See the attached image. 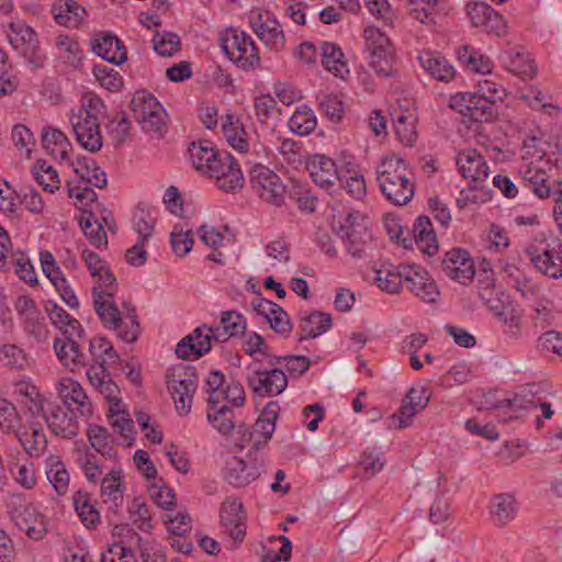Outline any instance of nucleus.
Here are the masks:
<instances>
[{"label": "nucleus", "mask_w": 562, "mask_h": 562, "mask_svg": "<svg viewBox=\"0 0 562 562\" xmlns=\"http://www.w3.org/2000/svg\"><path fill=\"white\" fill-rule=\"evenodd\" d=\"M97 283L92 288L93 307L104 327L112 329L116 336L125 342H135L140 334V326L135 315L131 316V325L128 329L122 328V315L114 302L117 292V280L110 267L97 276Z\"/></svg>", "instance_id": "1"}, {"label": "nucleus", "mask_w": 562, "mask_h": 562, "mask_svg": "<svg viewBox=\"0 0 562 562\" xmlns=\"http://www.w3.org/2000/svg\"><path fill=\"white\" fill-rule=\"evenodd\" d=\"M376 179L381 193L392 204L403 206L412 201L415 183L409 179L406 164L401 157H384L376 167Z\"/></svg>", "instance_id": "2"}, {"label": "nucleus", "mask_w": 562, "mask_h": 562, "mask_svg": "<svg viewBox=\"0 0 562 562\" xmlns=\"http://www.w3.org/2000/svg\"><path fill=\"white\" fill-rule=\"evenodd\" d=\"M2 27L5 38L14 52L32 67H43L46 56L40 47L38 35L31 25L20 18H14L3 24Z\"/></svg>", "instance_id": "3"}, {"label": "nucleus", "mask_w": 562, "mask_h": 562, "mask_svg": "<svg viewBox=\"0 0 562 562\" xmlns=\"http://www.w3.org/2000/svg\"><path fill=\"white\" fill-rule=\"evenodd\" d=\"M525 251L537 272L553 280L562 278V241L560 238L535 239L526 247Z\"/></svg>", "instance_id": "4"}, {"label": "nucleus", "mask_w": 562, "mask_h": 562, "mask_svg": "<svg viewBox=\"0 0 562 562\" xmlns=\"http://www.w3.org/2000/svg\"><path fill=\"white\" fill-rule=\"evenodd\" d=\"M363 40L369 65L379 76L392 77L396 69L394 67V49L390 38L378 27L367 26L363 31Z\"/></svg>", "instance_id": "5"}, {"label": "nucleus", "mask_w": 562, "mask_h": 562, "mask_svg": "<svg viewBox=\"0 0 562 562\" xmlns=\"http://www.w3.org/2000/svg\"><path fill=\"white\" fill-rule=\"evenodd\" d=\"M223 53L244 70L259 66L260 57L251 36L239 29H228L221 38Z\"/></svg>", "instance_id": "6"}, {"label": "nucleus", "mask_w": 562, "mask_h": 562, "mask_svg": "<svg viewBox=\"0 0 562 562\" xmlns=\"http://www.w3.org/2000/svg\"><path fill=\"white\" fill-rule=\"evenodd\" d=\"M247 19L250 29L265 46L274 52L283 49L285 35L277 16L270 10L252 8L248 12Z\"/></svg>", "instance_id": "7"}, {"label": "nucleus", "mask_w": 562, "mask_h": 562, "mask_svg": "<svg viewBox=\"0 0 562 562\" xmlns=\"http://www.w3.org/2000/svg\"><path fill=\"white\" fill-rule=\"evenodd\" d=\"M252 191L263 201L280 206L284 202L285 184L281 178L267 166L255 164L249 171Z\"/></svg>", "instance_id": "8"}, {"label": "nucleus", "mask_w": 562, "mask_h": 562, "mask_svg": "<svg viewBox=\"0 0 562 562\" xmlns=\"http://www.w3.org/2000/svg\"><path fill=\"white\" fill-rule=\"evenodd\" d=\"M247 371V385L256 396H277L288 386V378L279 368L260 369L255 366H248Z\"/></svg>", "instance_id": "9"}, {"label": "nucleus", "mask_w": 562, "mask_h": 562, "mask_svg": "<svg viewBox=\"0 0 562 562\" xmlns=\"http://www.w3.org/2000/svg\"><path fill=\"white\" fill-rule=\"evenodd\" d=\"M75 412L76 409L67 408L56 401H49L41 416L53 435L72 439L77 437L79 430Z\"/></svg>", "instance_id": "10"}, {"label": "nucleus", "mask_w": 562, "mask_h": 562, "mask_svg": "<svg viewBox=\"0 0 562 562\" xmlns=\"http://www.w3.org/2000/svg\"><path fill=\"white\" fill-rule=\"evenodd\" d=\"M213 143H189L188 154L193 168L203 176L213 177L223 169L222 158L231 159V154L211 146Z\"/></svg>", "instance_id": "11"}, {"label": "nucleus", "mask_w": 562, "mask_h": 562, "mask_svg": "<svg viewBox=\"0 0 562 562\" xmlns=\"http://www.w3.org/2000/svg\"><path fill=\"white\" fill-rule=\"evenodd\" d=\"M360 273L366 281L375 283L382 291L398 293L403 288V265L395 267L390 262H373Z\"/></svg>", "instance_id": "12"}, {"label": "nucleus", "mask_w": 562, "mask_h": 562, "mask_svg": "<svg viewBox=\"0 0 562 562\" xmlns=\"http://www.w3.org/2000/svg\"><path fill=\"white\" fill-rule=\"evenodd\" d=\"M428 256H434L438 252L439 244L430 218L426 215L418 216L412 229H407L406 237L402 238V246L406 249H412L413 245Z\"/></svg>", "instance_id": "13"}, {"label": "nucleus", "mask_w": 562, "mask_h": 562, "mask_svg": "<svg viewBox=\"0 0 562 562\" xmlns=\"http://www.w3.org/2000/svg\"><path fill=\"white\" fill-rule=\"evenodd\" d=\"M451 108L475 122H491L498 115L499 105L476 98L475 94L457 93L451 98Z\"/></svg>", "instance_id": "14"}, {"label": "nucleus", "mask_w": 562, "mask_h": 562, "mask_svg": "<svg viewBox=\"0 0 562 562\" xmlns=\"http://www.w3.org/2000/svg\"><path fill=\"white\" fill-rule=\"evenodd\" d=\"M404 283L407 289L426 303H435L440 292L428 271L417 265H403Z\"/></svg>", "instance_id": "15"}, {"label": "nucleus", "mask_w": 562, "mask_h": 562, "mask_svg": "<svg viewBox=\"0 0 562 562\" xmlns=\"http://www.w3.org/2000/svg\"><path fill=\"white\" fill-rule=\"evenodd\" d=\"M221 525L225 532L234 540L232 549L243 542L246 535V515L244 505L237 498L227 497L220 512Z\"/></svg>", "instance_id": "16"}, {"label": "nucleus", "mask_w": 562, "mask_h": 562, "mask_svg": "<svg viewBox=\"0 0 562 562\" xmlns=\"http://www.w3.org/2000/svg\"><path fill=\"white\" fill-rule=\"evenodd\" d=\"M442 272L450 279L465 284L474 277V261L468 250L456 247L446 252L440 263Z\"/></svg>", "instance_id": "17"}, {"label": "nucleus", "mask_w": 562, "mask_h": 562, "mask_svg": "<svg viewBox=\"0 0 562 562\" xmlns=\"http://www.w3.org/2000/svg\"><path fill=\"white\" fill-rule=\"evenodd\" d=\"M132 106L143 128L158 130L164 123L165 110L151 93H136L132 100Z\"/></svg>", "instance_id": "18"}, {"label": "nucleus", "mask_w": 562, "mask_h": 562, "mask_svg": "<svg viewBox=\"0 0 562 562\" xmlns=\"http://www.w3.org/2000/svg\"><path fill=\"white\" fill-rule=\"evenodd\" d=\"M90 48L97 56L112 65L121 66L126 61L123 43L111 32H95L90 40Z\"/></svg>", "instance_id": "19"}, {"label": "nucleus", "mask_w": 562, "mask_h": 562, "mask_svg": "<svg viewBox=\"0 0 562 562\" xmlns=\"http://www.w3.org/2000/svg\"><path fill=\"white\" fill-rule=\"evenodd\" d=\"M262 472H265L262 463L248 467L244 459L233 456L225 462L223 476L233 487L241 488L256 481Z\"/></svg>", "instance_id": "20"}, {"label": "nucleus", "mask_w": 562, "mask_h": 562, "mask_svg": "<svg viewBox=\"0 0 562 562\" xmlns=\"http://www.w3.org/2000/svg\"><path fill=\"white\" fill-rule=\"evenodd\" d=\"M14 434L31 459H38L47 450L48 440L38 422L27 419Z\"/></svg>", "instance_id": "21"}, {"label": "nucleus", "mask_w": 562, "mask_h": 562, "mask_svg": "<svg viewBox=\"0 0 562 562\" xmlns=\"http://www.w3.org/2000/svg\"><path fill=\"white\" fill-rule=\"evenodd\" d=\"M308 168L312 178L322 188L330 189L334 186V179H336L347 193H351V177L338 173L333 159L325 156H316L308 165Z\"/></svg>", "instance_id": "22"}, {"label": "nucleus", "mask_w": 562, "mask_h": 562, "mask_svg": "<svg viewBox=\"0 0 562 562\" xmlns=\"http://www.w3.org/2000/svg\"><path fill=\"white\" fill-rule=\"evenodd\" d=\"M58 398L61 405L72 408L76 405V412L79 416H91L92 405L88 400L80 383L72 379H63L57 385Z\"/></svg>", "instance_id": "23"}, {"label": "nucleus", "mask_w": 562, "mask_h": 562, "mask_svg": "<svg viewBox=\"0 0 562 562\" xmlns=\"http://www.w3.org/2000/svg\"><path fill=\"white\" fill-rule=\"evenodd\" d=\"M456 164L461 176L473 183L485 181L490 175L484 157L474 148L458 153Z\"/></svg>", "instance_id": "24"}, {"label": "nucleus", "mask_w": 562, "mask_h": 562, "mask_svg": "<svg viewBox=\"0 0 562 562\" xmlns=\"http://www.w3.org/2000/svg\"><path fill=\"white\" fill-rule=\"evenodd\" d=\"M210 337L213 341L225 342L231 337H241L247 329L245 316L237 311H225L221 314V324L217 326H206Z\"/></svg>", "instance_id": "25"}, {"label": "nucleus", "mask_w": 562, "mask_h": 562, "mask_svg": "<svg viewBox=\"0 0 562 562\" xmlns=\"http://www.w3.org/2000/svg\"><path fill=\"white\" fill-rule=\"evenodd\" d=\"M12 520L33 540L43 539L47 532L45 517L32 505L15 508L12 513Z\"/></svg>", "instance_id": "26"}, {"label": "nucleus", "mask_w": 562, "mask_h": 562, "mask_svg": "<svg viewBox=\"0 0 562 562\" xmlns=\"http://www.w3.org/2000/svg\"><path fill=\"white\" fill-rule=\"evenodd\" d=\"M206 325L199 326L186 337H183L176 346V355L181 359H200L210 352L213 341L209 333L203 334Z\"/></svg>", "instance_id": "27"}, {"label": "nucleus", "mask_w": 562, "mask_h": 562, "mask_svg": "<svg viewBox=\"0 0 562 562\" xmlns=\"http://www.w3.org/2000/svg\"><path fill=\"white\" fill-rule=\"evenodd\" d=\"M420 67L435 80L450 82L456 76V69L440 53L424 50L418 57Z\"/></svg>", "instance_id": "28"}, {"label": "nucleus", "mask_w": 562, "mask_h": 562, "mask_svg": "<svg viewBox=\"0 0 562 562\" xmlns=\"http://www.w3.org/2000/svg\"><path fill=\"white\" fill-rule=\"evenodd\" d=\"M519 173L521 175L527 187L539 199H548L553 194L554 181L550 182L544 169L533 166V162L524 164Z\"/></svg>", "instance_id": "29"}, {"label": "nucleus", "mask_w": 562, "mask_h": 562, "mask_svg": "<svg viewBox=\"0 0 562 562\" xmlns=\"http://www.w3.org/2000/svg\"><path fill=\"white\" fill-rule=\"evenodd\" d=\"M333 324L330 314L314 311L305 314L299 319L297 341L302 342L306 339H314L326 333Z\"/></svg>", "instance_id": "30"}, {"label": "nucleus", "mask_w": 562, "mask_h": 562, "mask_svg": "<svg viewBox=\"0 0 562 562\" xmlns=\"http://www.w3.org/2000/svg\"><path fill=\"white\" fill-rule=\"evenodd\" d=\"M53 348L60 362L71 370L88 364V357L80 350L79 344L71 337V334L64 338H55Z\"/></svg>", "instance_id": "31"}, {"label": "nucleus", "mask_w": 562, "mask_h": 562, "mask_svg": "<svg viewBox=\"0 0 562 562\" xmlns=\"http://www.w3.org/2000/svg\"><path fill=\"white\" fill-rule=\"evenodd\" d=\"M55 22L66 27H78L86 18V10L74 0H57L50 10Z\"/></svg>", "instance_id": "32"}, {"label": "nucleus", "mask_w": 562, "mask_h": 562, "mask_svg": "<svg viewBox=\"0 0 562 562\" xmlns=\"http://www.w3.org/2000/svg\"><path fill=\"white\" fill-rule=\"evenodd\" d=\"M456 57L459 64L471 72L486 75L494 68L493 60L471 45L459 46L456 49Z\"/></svg>", "instance_id": "33"}, {"label": "nucleus", "mask_w": 562, "mask_h": 562, "mask_svg": "<svg viewBox=\"0 0 562 562\" xmlns=\"http://www.w3.org/2000/svg\"><path fill=\"white\" fill-rule=\"evenodd\" d=\"M488 509L493 522L502 527L515 518L517 502L509 493L496 494L491 497Z\"/></svg>", "instance_id": "34"}, {"label": "nucleus", "mask_w": 562, "mask_h": 562, "mask_svg": "<svg viewBox=\"0 0 562 562\" xmlns=\"http://www.w3.org/2000/svg\"><path fill=\"white\" fill-rule=\"evenodd\" d=\"M221 160L223 169L213 175L212 178L216 179V186L220 190L234 193L245 184L243 171L232 155L231 159L222 158Z\"/></svg>", "instance_id": "35"}, {"label": "nucleus", "mask_w": 562, "mask_h": 562, "mask_svg": "<svg viewBox=\"0 0 562 562\" xmlns=\"http://www.w3.org/2000/svg\"><path fill=\"white\" fill-rule=\"evenodd\" d=\"M75 172L80 175L86 184H91L95 188L103 189L108 186L106 173L97 165V162L87 156L78 155L71 161Z\"/></svg>", "instance_id": "36"}, {"label": "nucleus", "mask_w": 562, "mask_h": 562, "mask_svg": "<svg viewBox=\"0 0 562 562\" xmlns=\"http://www.w3.org/2000/svg\"><path fill=\"white\" fill-rule=\"evenodd\" d=\"M78 223L83 235L93 247L100 248L101 246H108V238L103 224L97 221L93 210L80 207Z\"/></svg>", "instance_id": "37"}, {"label": "nucleus", "mask_w": 562, "mask_h": 562, "mask_svg": "<svg viewBox=\"0 0 562 562\" xmlns=\"http://www.w3.org/2000/svg\"><path fill=\"white\" fill-rule=\"evenodd\" d=\"M322 65L335 77L345 79L349 68L341 48L331 42H324L321 46Z\"/></svg>", "instance_id": "38"}, {"label": "nucleus", "mask_w": 562, "mask_h": 562, "mask_svg": "<svg viewBox=\"0 0 562 562\" xmlns=\"http://www.w3.org/2000/svg\"><path fill=\"white\" fill-rule=\"evenodd\" d=\"M385 463L386 459L381 448L376 446L367 447L360 452L357 460V475L371 479L382 471Z\"/></svg>", "instance_id": "39"}, {"label": "nucleus", "mask_w": 562, "mask_h": 562, "mask_svg": "<svg viewBox=\"0 0 562 562\" xmlns=\"http://www.w3.org/2000/svg\"><path fill=\"white\" fill-rule=\"evenodd\" d=\"M122 480L123 471L121 469H112L101 482V496L106 497L104 499L105 503L111 502L110 509L114 513H117L123 504Z\"/></svg>", "instance_id": "40"}, {"label": "nucleus", "mask_w": 562, "mask_h": 562, "mask_svg": "<svg viewBox=\"0 0 562 562\" xmlns=\"http://www.w3.org/2000/svg\"><path fill=\"white\" fill-rule=\"evenodd\" d=\"M69 122L76 140H100L99 120L75 110L70 112Z\"/></svg>", "instance_id": "41"}, {"label": "nucleus", "mask_w": 562, "mask_h": 562, "mask_svg": "<svg viewBox=\"0 0 562 562\" xmlns=\"http://www.w3.org/2000/svg\"><path fill=\"white\" fill-rule=\"evenodd\" d=\"M157 222V209L144 203H138L133 215V228L138 234V239L148 240Z\"/></svg>", "instance_id": "42"}, {"label": "nucleus", "mask_w": 562, "mask_h": 562, "mask_svg": "<svg viewBox=\"0 0 562 562\" xmlns=\"http://www.w3.org/2000/svg\"><path fill=\"white\" fill-rule=\"evenodd\" d=\"M87 436L92 448L103 458H115L113 440L106 428L99 425H89Z\"/></svg>", "instance_id": "43"}, {"label": "nucleus", "mask_w": 562, "mask_h": 562, "mask_svg": "<svg viewBox=\"0 0 562 562\" xmlns=\"http://www.w3.org/2000/svg\"><path fill=\"white\" fill-rule=\"evenodd\" d=\"M374 226V216L370 212L353 211V246L356 241L362 245L372 241ZM357 252L353 248V257Z\"/></svg>", "instance_id": "44"}, {"label": "nucleus", "mask_w": 562, "mask_h": 562, "mask_svg": "<svg viewBox=\"0 0 562 562\" xmlns=\"http://www.w3.org/2000/svg\"><path fill=\"white\" fill-rule=\"evenodd\" d=\"M316 116L306 105L299 108L289 119L288 126L297 136H307L316 127Z\"/></svg>", "instance_id": "45"}, {"label": "nucleus", "mask_w": 562, "mask_h": 562, "mask_svg": "<svg viewBox=\"0 0 562 562\" xmlns=\"http://www.w3.org/2000/svg\"><path fill=\"white\" fill-rule=\"evenodd\" d=\"M46 476L57 494H66L69 485V474L59 458L50 456L47 459Z\"/></svg>", "instance_id": "46"}, {"label": "nucleus", "mask_w": 562, "mask_h": 562, "mask_svg": "<svg viewBox=\"0 0 562 562\" xmlns=\"http://www.w3.org/2000/svg\"><path fill=\"white\" fill-rule=\"evenodd\" d=\"M31 172L35 181L43 187L45 191L53 193L59 189L58 172L44 159H36L34 165L31 167Z\"/></svg>", "instance_id": "47"}, {"label": "nucleus", "mask_w": 562, "mask_h": 562, "mask_svg": "<svg viewBox=\"0 0 562 562\" xmlns=\"http://www.w3.org/2000/svg\"><path fill=\"white\" fill-rule=\"evenodd\" d=\"M167 387L173 398L176 409L181 415H187L191 411L192 398L198 384L189 385L187 382L167 383Z\"/></svg>", "instance_id": "48"}, {"label": "nucleus", "mask_w": 562, "mask_h": 562, "mask_svg": "<svg viewBox=\"0 0 562 562\" xmlns=\"http://www.w3.org/2000/svg\"><path fill=\"white\" fill-rule=\"evenodd\" d=\"M75 509L78 513L82 524L87 528H94L100 521V514L94 505L89 502V495L86 492L78 491L74 495Z\"/></svg>", "instance_id": "49"}, {"label": "nucleus", "mask_w": 562, "mask_h": 562, "mask_svg": "<svg viewBox=\"0 0 562 562\" xmlns=\"http://www.w3.org/2000/svg\"><path fill=\"white\" fill-rule=\"evenodd\" d=\"M58 54L69 65L78 66L82 60V50L77 40L68 34H59L55 42Z\"/></svg>", "instance_id": "50"}, {"label": "nucleus", "mask_w": 562, "mask_h": 562, "mask_svg": "<svg viewBox=\"0 0 562 562\" xmlns=\"http://www.w3.org/2000/svg\"><path fill=\"white\" fill-rule=\"evenodd\" d=\"M92 75L103 89L110 92H119L123 88V78L120 72L102 64L92 68Z\"/></svg>", "instance_id": "51"}, {"label": "nucleus", "mask_w": 562, "mask_h": 562, "mask_svg": "<svg viewBox=\"0 0 562 562\" xmlns=\"http://www.w3.org/2000/svg\"><path fill=\"white\" fill-rule=\"evenodd\" d=\"M207 420L222 435H229L235 428L234 412L231 407L223 405L222 407L207 411Z\"/></svg>", "instance_id": "52"}, {"label": "nucleus", "mask_w": 562, "mask_h": 562, "mask_svg": "<svg viewBox=\"0 0 562 562\" xmlns=\"http://www.w3.org/2000/svg\"><path fill=\"white\" fill-rule=\"evenodd\" d=\"M465 93L475 94L476 98L490 101L496 105L503 103L505 97L507 95L506 89L503 87V85L491 79L480 80L474 92Z\"/></svg>", "instance_id": "53"}, {"label": "nucleus", "mask_w": 562, "mask_h": 562, "mask_svg": "<svg viewBox=\"0 0 562 562\" xmlns=\"http://www.w3.org/2000/svg\"><path fill=\"white\" fill-rule=\"evenodd\" d=\"M392 120L397 140H414L416 138V117L413 113H394Z\"/></svg>", "instance_id": "54"}, {"label": "nucleus", "mask_w": 562, "mask_h": 562, "mask_svg": "<svg viewBox=\"0 0 562 562\" xmlns=\"http://www.w3.org/2000/svg\"><path fill=\"white\" fill-rule=\"evenodd\" d=\"M44 311L49 316L52 324L61 331L63 336H67L70 333L69 328L71 326L72 316H70L61 306H59L55 301L47 300L44 303Z\"/></svg>", "instance_id": "55"}, {"label": "nucleus", "mask_w": 562, "mask_h": 562, "mask_svg": "<svg viewBox=\"0 0 562 562\" xmlns=\"http://www.w3.org/2000/svg\"><path fill=\"white\" fill-rule=\"evenodd\" d=\"M536 349L542 356L554 355L562 357V333L548 330L541 334L537 339Z\"/></svg>", "instance_id": "56"}, {"label": "nucleus", "mask_w": 562, "mask_h": 562, "mask_svg": "<svg viewBox=\"0 0 562 562\" xmlns=\"http://www.w3.org/2000/svg\"><path fill=\"white\" fill-rule=\"evenodd\" d=\"M128 514L133 524L142 531L151 529V515L148 505L142 497H135L128 507Z\"/></svg>", "instance_id": "57"}, {"label": "nucleus", "mask_w": 562, "mask_h": 562, "mask_svg": "<svg viewBox=\"0 0 562 562\" xmlns=\"http://www.w3.org/2000/svg\"><path fill=\"white\" fill-rule=\"evenodd\" d=\"M20 416L16 407L5 398H0V430L12 434L19 429Z\"/></svg>", "instance_id": "58"}, {"label": "nucleus", "mask_w": 562, "mask_h": 562, "mask_svg": "<svg viewBox=\"0 0 562 562\" xmlns=\"http://www.w3.org/2000/svg\"><path fill=\"white\" fill-rule=\"evenodd\" d=\"M154 49L161 56H172L180 48V37L172 32H157L153 37Z\"/></svg>", "instance_id": "59"}, {"label": "nucleus", "mask_w": 562, "mask_h": 562, "mask_svg": "<svg viewBox=\"0 0 562 562\" xmlns=\"http://www.w3.org/2000/svg\"><path fill=\"white\" fill-rule=\"evenodd\" d=\"M225 383V376L220 370H213L206 378L205 392L209 393L207 406L210 409H215V406L221 401V393Z\"/></svg>", "instance_id": "60"}, {"label": "nucleus", "mask_w": 562, "mask_h": 562, "mask_svg": "<svg viewBox=\"0 0 562 562\" xmlns=\"http://www.w3.org/2000/svg\"><path fill=\"white\" fill-rule=\"evenodd\" d=\"M270 346L258 333H251L244 342V351L256 362H260L265 356H270Z\"/></svg>", "instance_id": "61"}, {"label": "nucleus", "mask_w": 562, "mask_h": 562, "mask_svg": "<svg viewBox=\"0 0 562 562\" xmlns=\"http://www.w3.org/2000/svg\"><path fill=\"white\" fill-rule=\"evenodd\" d=\"M150 497L157 506L170 509L176 504V495L172 488L165 485L162 479H158L149 488Z\"/></svg>", "instance_id": "62"}, {"label": "nucleus", "mask_w": 562, "mask_h": 562, "mask_svg": "<svg viewBox=\"0 0 562 562\" xmlns=\"http://www.w3.org/2000/svg\"><path fill=\"white\" fill-rule=\"evenodd\" d=\"M167 383L187 382L189 385L198 384V374L195 367L186 363H179L171 367L167 373Z\"/></svg>", "instance_id": "63"}, {"label": "nucleus", "mask_w": 562, "mask_h": 562, "mask_svg": "<svg viewBox=\"0 0 562 562\" xmlns=\"http://www.w3.org/2000/svg\"><path fill=\"white\" fill-rule=\"evenodd\" d=\"M331 229L346 244L347 252H350L351 240L349 238L351 236V211H348L346 214H334L331 218Z\"/></svg>", "instance_id": "64"}]
</instances>
